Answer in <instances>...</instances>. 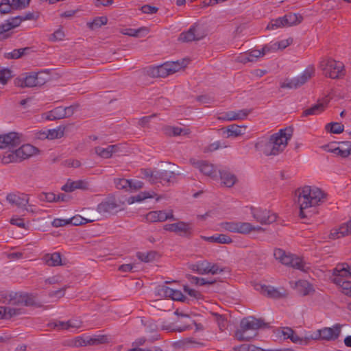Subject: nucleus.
I'll return each mask as SVG.
<instances>
[{
    "label": "nucleus",
    "instance_id": "1",
    "mask_svg": "<svg viewBox=\"0 0 351 351\" xmlns=\"http://www.w3.org/2000/svg\"><path fill=\"white\" fill-rule=\"evenodd\" d=\"M326 199V194L315 186L306 185L295 191L294 202L299 208V216L307 218L316 213L317 206Z\"/></svg>",
    "mask_w": 351,
    "mask_h": 351
},
{
    "label": "nucleus",
    "instance_id": "2",
    "mask_svg": "<svg viewBox=\"0 0 351 351\" xmlns=\"http://www.w3.org/2000/svg\"><path fill=\"white\" fill-rule=\"evenodd\" d=\"M291 136V129H280L269 138L259 139L255 144V148L265 156L278 155L285 149Z\"/></svg>",
    "mask_w": 351,
    "mask_h": 351
},
{
    "label": "nucleus",
    "instance_id": "3",
    "mask_svg": "<svg viewBox=\"0 0 351 351\" xmlns=\"http://www.w3.org/2000/svg\"><path fill=\"white\" fill-rule=\"evenodd\" d=\"M0 302L7 303L14 306H0V319H10L21 313V306H29L33 304L32 299L27 294L0 291Z\"/></svg>",
    "mask_w": 351,
    "mask_h": 351
},
{
    "label": "nucleus",
    "instance_id": "4",
    "mask_svg": "<svg viewBox=\"0 0 351 351\" xmlns=\"http://www.w3.org/2000/svg\"><path fill=\"white\" fill-rule=\"evenodd\" d=\"M221 230L232 233L248 234L252 232H262L264 229L259 226H254L249 222L242 221H223L219 223Z\"/></svg>",
    "mask_w": 351,
    "mask_h": 351
},
{
    "label": "nucleus",
    "instance_id": "5",
    "mask_svg": "<svg viewBox=\"0 0 351 351\" xmlns=\"http://www.w3.org/2000/svg\"><path fill=\"white\" fill-rule=\"evenodd\" d=\"M274 256L276 259L285 265L291 266L302 271L306 272L310 269V265L306 263L301 258L291 254H287L281 249L274 250Z\"/></svg>",
    "mask_w": 351,
    "mask_h": 351
},
{
    "label": "nucleus",
    "instance_id": "6",
    "mask_svg": "<svg viewBox=\"0 0 351 351\" xmlns=\"http://www.w3.org/2000/svg\"><path fill=\"white\" fill-rule=\"evenodd\" d=\"M325 76L336 79L344 75L343 64L332 59L324 60L319 65Z\"/></svg>",
    "mask_w": 351,
    "mask_h": 351
},
{
    "label": "nucleus",
    "instance_id": "7",
    "mask_svg": "<svg viewBox=\"0 0 351 351\" xmlns=\"http://www.w3.org/2000/svg\"><path fill=\"white\" fill-rule=\"evenodd\" d=\"M315 69L308 66L302 73L291 79H286L280 83V87L283 88H297L304 84L314 74Z\"/></svg>",
    "mask_w": 351,
    "mask_h": 351
},
{
    "label": "nucleus",
    "instance_id": "8",
    "mask_svg": "<svg viewBox=\"0 0 351 351\" xmlns=\"http://www.w3.org/2000/svg\"><path fill=\"white\" fill-rule=\"evenodd\" d=\"M186 66V62L185 60L167 62L154 68L153 70V74L156 75L158 77H165L180 71Z\"/></svg>",
    "mask_w": 351,
    "mask_h": 351
},
{
    "label": "nucleus",
    "instance_id": "9",
    "mask_svg": "<svg viewBox=\"0 0 351 351\" xmlns=\"http://www.w3.org/2000/svg\"><path fill=\"white\" fill-rule=\"evenodd\" d=\"M246 213L250 211L255 221L261 224H269L276 219V215L260 207L246 206Z\"/></svg>",
    "mask_w": 351,
    "mask_h": 351
},
{
    "label": "nucleus",
    "instance_id": "10",
    "mask_svg": "<svg viewBox=\"0 0 351 351\" xmlns=\"http://www.w3.org/2000/svg\"><path fill=\"white\" fill-rule=\"evenodd\" d=\"M50 326L57 330H69L72 332L84 330L85 326L79 318H73L68 321L56 320L50 323Z\"/></svg>",
    "mask_w": 351,
    "mask_h": 351
},
{
    "label": "nucleus",
    "instance_id": "11",
    "mask_svg": "<svg viewBox=\"0 0 351 351\" xmlns=\"http://www.w3.org/2000/svg\"><path fill=\"white\" fill-rule=\"evenodd\" d=\"M192 270L197 272L199 274H218L223 271V269L217 264L211 263L206 260L199 261L193 264L191 266Z\"/></svg>",
    "mask_w": 351,
    "mask_h": 351
},
{
    "label": "nucleus",
    "instance_id": "12",
    "mask_svg": "<svg viewBox=\"0 0 351 351\" xmlns=\"http://www.w3.org/2000/svg\"><path fill=\"white\" fill-rule=\"evenodd\" d=\"M155 293L158 297L169 298L173 300L184 301L185 299L181 291L173 289L164 285L158 286L155 289Z\"/></svg>",
    "mask_w": 351,
    "mask_h": 351
},
{
    "label": "nucleus",
    "instance_id": "13",
    "mask_svg": "<svg viewBox=\"0 0 351 351\" xmlns=\"http://www.w3.org/2000/svg\"><path fill=\"white\" fill-rule=\"evenodd\" d=\"M77 106H70L67 107L59 106L45 114L47 120H56L71 117L74 113Z\"/></svg>",
    "mask_w": 351,
    "mask_h": 351
},
{
    "label": "nucleus",
    "instance_id": "14",
    "mask_svg": "<svg viewBox=\"0 0 351 351\" xmlns=\"http://www.w3.org/2000/svg\"><path fill=\"white\" fill-rule=\"evenodd\" d=\"M205 34L202 29L199 25H192L188 31L182 32L180 36L179 40L182 42H191L193 40H198L204 37Z\"/></svg>",
    "mask_w": 351,
    "mask_h": 351
},
{
    "label": "nucleus",
    "instance_id": "15",
    "mask_svg": "<svg viewBox=\"0 0 351 351\" xmlns=\"http://www.w3.org/2000/svg\"><path fill=\"white\" fill-rule=\"evenodd\" d=\"M342 325L335 324L331 327L320 328L322 341H332L338 339L341 334Z\"/></svg>",
    "mask_w": 351,
    "mask_h": 351
},
{
    "label": "nucleus",
    "instance_id": "16",
    "mask_svg": "<svg viewBox=\"0 0 351 351\" xmlns=\"http://www.w3.org/2000/svg\"><path fill=\"white\" fill-rule=\"evenodd\" d=\"M20 138L16 132L0 135V149L16 148L20 144Z\"/></svg>",
    "mask_w": 351,
    "mask_h": 351
},
{
    "label": "nucleus",
    "instance_id": "17",
    "mask_svg": "<svg viewBox=\"0 0 351 351\" xmlns=\"http://www.w3.org/2000/svg\"><path fill=\"white\" fill-rule=\"evenodd\" d=\"M164 229L167 231L175 232L181 236H186L190 234L191 226L189 223L179 221L174 223L166 224Z\"/></svg>",
    "mask_w": 351,
    "mask_h": 351
},
{
    "label": "nucleus",
    "instance_id": "18",
    "mask_svg": "<svg viewBox=\"0 0 351 351\" xmlns=\"http://www.w3.org/2000/svg\"><path fill=\"white\" fill-rule=\"evenodd\" d=\"M7 200L12 205L16 206L19 208L25 209L29 202V197L24 193H10L6 197Z\"/></svg>",
    "mask_w": 351,
    "mask_h": 351
},
{
    "label": "nucleus",
    "instance_id": "19",
    "mask_svg": "<svg viewBox=\"0 0 351 351\" xmlns=\"http://www.w3.org/2000/svg\"><path fill=\"white\" fill-rule=\"evenodd\" d=\"M193 165L195 168L198 169L201 173L212 179H215L217 176L216 168L212 164L206 161L198 160L194 162Z\"/></svg>",
    "mask_w": 351,
    "mask_h": 351
},
{
    "label": "nucleus",
    "instance_id": "20",
    "mask_svg": "<svg viewBox=\"0 0 351 351\" xmlns=\"http://www.w3.org/2000/svg\"><path fill=\"white\" fill-rule=\"evenodd\" d=\"M173 217L172 212L168 213L164 210L151 211L146 215L145 219L148 222L165 221Z\"/></svg>",
    "mask_w": 351,
    "mask_h": 351
},
{
    "label": "nucleus",
    "instance_id": "21",
    "mask_svg": "<svg viewBox=\"0 0 351 351\" xmlns=\"http://www.w3.org/2000/svg\"><path fill=\"white\" fill-rule=\"evenodd\" d=\"M338 277L345 280L351 278V266L346 263L338 264L332 271V279Z\"/></svg>",
    "mask_w": 351,
    "mask_h": 351
},
{
    "label": "nucleus",
    "instance_id": "22",
    "mask_svg": "<svg viewBox=\"0 0 351 351\" xmlns=\"http://www.w3.org/2000/svg\"><path fill=\"white\" fill-rule=\"evenodd\" d=\"M293 43V39L289 38L281 40H273L269 44L265 45V50L269 51L270 53L276 52L278 50H282L287 48Z\"/></svg>",
    "mask_w": 351,
    "mask_h": 351
},
{
    "label": "nucleus",
    "instance_id": "23",
    "mask_svg": "<svg viewBox=\"0 0 351 351\" xmlns=\"http://www.w3.org/2000/svg\"><path fill=\"white\" fill-rule=\"evenodd\" d=\"M121 34L136 38L145 37L149 32V27L142 26L138 28H123L121 30Z\"/></svg>",
    "mask_w": 351,
    "mask_h": 351
},
{
    "label": "nucleus",
    "instance_id": "24",
    "mask_svg": "<svg viewBox=\"0 0 351 351\" xmlns=\"http://www.w3.org/2000/svg\"><path fill=\"white\" fill-rule=\"evenodd\" d=\"M291 286L302 295H308L314 291L312 285L304 280H300L295 282H291Z\"/></svg>",
    "mask_w": 351,
    "mask_h": 351
},
{
    "label": "nucleus",
    "instance_id": "25",
    "mask_svg": "<svg viewBox=\"0 0 351 351\" xmlns=\"http://www.w3.org/2000/svg\"><path fill=\"white\" fill-rule=\"evenodd\" d=\"M328 100L323 99L319 101L317 104L313 105L311 108L305 110L303 112V115L306 117L309 115H317L322 113L328 105Z\"/></svg>",
    "mask_w": 351,
    "mask_h": 351
},
{
    "label": "nucleus",
    "instance_id": "26",
    "mask_svg": "<svg viewBox=\"0 0 351 351\" xmlns=\"http://www.w3.org/2000/svg\"><path fill=\"white\" fill-rule=\"evenodd\" d=\"M20 161L35 155L38 149L30 144H25L16 149Z\"/></svg>",
    "mask_w": 351,
    "mask_h": 351
},
{
    "label": "nucleus",
    "instance_id": "27",
    "mask_svg": "<svg viewBox=\"0 0 351 351\" xmlns=\"http://www.w3.org/2000/svg\"><path fill=\"white\" fill-rule=\"evenodd\" d=\"M262 326V322L253 317H249L241 320L240 326L247 330L257 331Z\"/></svg>",
    "mask_w": 351,
    "mask_h": 351
},
{
    "label": "nucleus",
    "instance_id": "28",
    "mask_svg": "<svg viewBox=\"0 0 351 351\" xmlns=\"http://www.w3.org/2000/svg\"><path fill=\"white\" fill-rule=\"evenodd\" d=\"M249 112L247 110H239L237 111H230L226 112L219 119L223 121H235L244 119L248 114Z\"/></svg>",
    "mask_w": 351,
    "mask_h": 351
},
{
    "label": "nucleus",
    "instance_id": "29",
    "mask_svg": "<svg viewBox=\"0 0 351 351\" xmlns=\"http://www.w3.org/2000/svg\"><path fill=\"white\" fill-rule=\"evenodd\" d=\"M117 151V145L98 146L95 148V154L102 158H109Z\"/></svg>",
    "mask_w": 351,
    "mask_h": 351
},
{
    "label": "nucleus",
    "instance_id": "30",
    "mask_svg": "<svg viewBox=\"0 0 351 351\" xmlns=\"http://www.w3.org/2000/svg\"><path fill=\"white\" fill-rule=\"evenodd\" d=\"M351 233V217L346 223H343L338 229L332 230L330 235L332 239H337Z\"/></svg>",
    "mask_w": 351,
    "mask_h": 351
},
{
    "label": "nucleus",
    "instance_id": "31",
    "mask_svg": "<svg viewBox=\"0 0 351 351\" xmlns=\"http://www.w3.org/2000/svg\"><path fill=\"white\" fill-rule=\"evenodd\" d=\"M201 238L203 240L210 243L221 244H229L232 242L231 237L224 234H215L210 237L202 236Z\"/></svg>",
    "mask_w": 351,
    "mask_h": 351
},
{
    "label": "nucleus",
    "instance_id": "32",
    "mask_svg": "<svg viewBox=\"0 0 351 351\" xmlns=\"http://www.w3.org/2000/svg\"><path fill=\"white\" fill-rule=\"evenodd\" d=\"M221 182L226 187H232L237 181L234 174L228 170L220 171Z\"/></svg>",
    "mask_w": 351,
    "mask_h": 351
},
{
    "label": "nucleus",
    "instance_id": "33",
    "mask_svg": "<svg viewBox=\"0 0 351 351\" xmlns=\"http://www.w3.org/2000/svg\"><path fill=\"white\" fill-rule=\"evenodd\" d=\"M87 182L84 180L71 181L69 180L62 186V190L66 192H71L75 189H84L87 188Z\"/></svg>",
    "mask_w": 351,
    "mask_h": 351
},
{
    "label": "nucleus",
    "instance_id": "34",
    "mask_svg": "<svg viewBox=\"0 0 351 351\" xmlns=\"http://www.w3.org/2000/svg\"><path fill=\"white\" fill-rule=\"evenodd\" d=\"M1 160L3 164L20 162L16 149H8V150L3 154Z\"/></svg>",
    "mask_w": 351,
    "mask_h": 351
},
{
    "label": "nucleus",
    "instance_id": "35",
    "mask_svg": "<svg viewBox=\"0 0 351 351\" xmlns=\"http://www.w3.org/2000/svg\"><path fill=\"white\" fill-rule=\"evenodd\" d=\"M16 84L19 86L25 87L36 86L38 84V75L36 73L29 74L22 79H19Z\"/></svg>",
    "mask_w": 351,
    "mask_h": 351
},
{
    "label": "nucleus",
    "instance_id": "36",
    "mask_svg": "<svg viewBox=\"0 0 351 351\" xmlns=\"http://www.w3.org/2000/svg\"><path fill=\"white\" fill-rule=\"evenodd\" d=\"M43 262L48 266H58L62 264L61 256L58 252L45 254L43 257Z\"/></svg>",
    "mask_w": 351,
    "mask_h": 351
},
{
    "label": "nucleus",
    "instance_id": "37",
    "mask_svg": "<svg viewBox=\"0 0 351 351\" xmlns=\"http://www.w3.org/2000/svg\"><path fill=\"white\" fill-rule=\"evenodd\" d=\"M268 53H270L269 51L265 50L264 46L261 49L251 50L249 53L245 55L243 60L245 62H254L258 58L263 56Z\"/></svg>",
    "mask_w": 351,
    "mask_h": 351
},
{
    "label": "nucleus",
    "instance_id": "38",
    "mask_svg": "<svg viewBox=\"0 0 351 351\" xmlns=\"http://www.w3.org/2000/svg\"><path fill=\"white\" fill-rule=\"evenodd\" d=\"M256 335V332L246 328H240L236 332V337L240 341H250Z\"/></svg>",
    "mask_w": 351,
    "mask_h": 351
},
{
    "label": "nucleus",
    "instance_id": "39",
    "mask_svg": "<svg viewBox=\"0 0 351 351\" xmlns=\"http://www.w3.org/2000/svg\"><path fill=\"white\" fill-rule=\"evenodd\" d=\"M254 287L257 291L271 297H275L278 293L277 291L273 287L261 283H255Z\"/></svg>",
    "mask_w": 351,
    "mask_h": 351
},
{
    "label": "nucleus",
    "instance_id": "40",
    "mask_svg": "<svg viewBox=\"0 0 351 351\" xmlns=\"http://www.w3.org/2000/svg\"><path fill=\"white\" fill-rule=\"evenodd\" d=\"M289 27L287 23L285 21V16L276 18L271 20L267 26V29L269 30H274L279 28H283Z\"/></svg>",
    "mask_w": 351,
    "mask_h": 351
},
{
    "label": "nucleus",
    "instance_id": "41",
    "mask_svg": "<svg viewBox=\"0 0 351 351\" xmlns=\"http://www.w3.org/2000/svg\"><path fill=\"white\" fill-rule=\"evenodd\" d=\"M334 283L342 288L343 292L346 294L351 295V282L345 279H342L340 277L334 278L332 279Z\"/></svg>",
    "mask_w": 351,
    "mask_h": 351
},
{
    "label": "nucleus",
    "instance_id": "42",
    "mask_svg": "<svg viewBox=\"0 0 351 351\" xmlns=\"http://www.w3.org/2000/svg\"><path fill=\"white\" fill-rule=\"evenodd\" d=\"M155 195L154 193L152 191H144L138 193L136 195L131 197L128 199V202L130 204H133L134 202H141L145 199L152 198Z\"/></svg>",
    "mask_w": 351,
    "mask_h": 351
},
{
    "label": "nucleus",
    "instance_id": "43",
    "mask_svg": "<svg viewBox=\"0 0 351 351\" xmlns=\"http://www.w3.org/2000/svg\"><path fill=\"white\" fill-rule=\"evenodd\" d=\"M285 21L289 27L296 25L302 21V16L299 14L289 13L285 15Z\"/></svg>",
    "mask_w": 351,
    "mask_h": 351
},
{
    "label": "nucleus",
    "instance_id": "44",
    "mask_svg": "<svg viewBox=\"0 0 351 351\" xmlns=\"http://www.w3.org/2000/svg\"><path fill=\"white\" fill-rule=\"evenodd\" d=\"M117 208V204L112 201H105L100 203L97 206L99 213H110Z\"/></svg>",
    "mask_w": 351,
    "mask_h": 351
},
{
    "label": "nucleus",
    "instance_id": "45",
    "mask_svg": "<svg viewBox=\"0 0 351 351\" xmlns=\"http://www.w3.org/2000/svg\"><path fill=\"white\" fill-rule=\"evenodd\" d=\"M64 128L59 126L56 128L47 130L48 139L54 140L63 136Z\"/></svg>",
    "mask_w": 351,
    "mask_h": 351
},
{
    "label": "nucleus",
    "instance_id": "46",
    "mask_svg": "<svg viewBox=\"0 0 351 351\" xmlns=\"http://www.w3.org/2000/svg\"><path fill=\"white\" fill-rule=\"evenodd\" d=\"M141 173L142 176L144 178L148 179L151 182H156L157 177L161 176L162 173L158 171H154L151 169H143Z\"/></svg>",
    "mask_w": 351,
    "mask_h": 351
},
{
    "label": "nucleus",
    "instance_id": "47",
    "mask_svg": "<svg viewBox=\"0 0 351 351\" xmlns=\"http://www.w3.org/2000/svg\"><path fill=\"white\" fill-rule=\"evenodd\" d=\"M94 221L95 219H88L82 217L79 215L68 219L69 224H72L74 226H80L88 222H93Z\"/></svg>",
    "mask_w": 351,
    "mask_h": 351
},
{
    "label": "nucleus",
    "instance_id": "48",
    "mask_svg": "<svg viewBox=\"0 0 351 351\" xmlns=\"http://www.w3.org/2000/svg\"><path fill=\"white\" fill-rule=\"evenodd\" d=\"M326 130L333 134H340L343 131V125L337 122L331 123L326 125Z\"/></svg>",
    "mask_w": 351,
    "mask_h": 351
},
{
    "label": "nucleus",
    "instance_id": "49",
    "mask_svg": "<svg viewBox=\"0 0 351 351\" xmlns=\"http://www.w3.org/2000/svg\"><path fill=\"white\" fill-rule=\"evenodd\" d=\"M326 151L336 156L343 157V154L341 153V149L338 143L334 142L328 144L326 146Z\"/></svg>",
    "mask_w": 351,
    "mask_h": 351
},
{
    "label": "nucleus",
    "instance_id": "50",
    "mask_svg": "<svg viewBox=\"0 0 351 351\" xmlns=\"http://www.w3.org/2000/svg\"><path fill=\"white\" fill-rule=\"evenodd\" d=\"M10 223L12 225H15L24 229H27L29 225V222H25L23 218L19 217L17 216H13L10 219Z\"/></svg>",
    "mask_w": 351,
    "mask_h": 351
},
{
    "label": "nucleus",
    "instance_id": "51",
    "mask_svg": "<svg viewBox=\"0 0 351 351\" xmlns=\"http://www.w3.org/2000/svg\"><path fill=\"white\" fill-rule=\"evenodd\" d=\"M338 143L341 147L343 158H346L351 154V142L342 141L338 142Z\"/></svg>",
    "mask_w": 351,
    "mask_h": 351
},
{
    "label": "nucleus",
    "instance_id": "52",
    "mask_svg": "<svg viewBox=\"0 0 351 351\" xmlns=\"http://www.w3.org/2000/svg\"><path fill=\"white\" fill-rule=\"evenodd\" d=\"M228 137L238 136L241 135V128L237 125H231L227 128Z\"/></svg>",
    "mask_w": 351,
    "mask_h": 351
},
{
    "label": "nucleus",
    "instance_id": "53",
    "mask_svg": "<svg viewBox=\"0 0 351 351\" xmlns=\"http://www.w3.org/2000/svg\"><path fill=\"white\" fill-rule=\"evenodd\" d=\"M108 22L106 16H99L94 19L92 23L89 24L92 29L100 27L101 25H106Z\"/></svg>",
    "mask_w": 351,
    "mask_h": 351
},
{
    "label": "nucleus",
    "instance_id": "54",
    "mask_svg": "<svg viewBox=\"0 0 351 351\" xmlns=\"http://www.w3.org/2000/svg\"><path fill=\"white\" fill-rule=\"evenodd\" d=\"M293 330L289 327H281L278 329L277 334L280 337L283 338V339H289Z\"/></svg>",
    "mask_w": 351,
    "mask_h": 351
},
{
    "label": "nucleus",
    "instance_id": "55",
    "mask_svg": "<svg viewBox=\"0 0 351 351\" xmlns=\"http://www.w3.org/2000/svg\"><path fill=\"white\" fill-rule=\"evenodd\" d=\"M27 49H14L10 53H5V58L8 59H16L21 58Z\"/></svg>",
    "mask_w": 351,
    "mask_h": 351
},
{
    "label": "nucleus",
    "instance_id": "56",
    "mask_svg": "<svg viewBox=\"0 0 351 351\" xmlns=\"http://www.w3.org/2000/svg\"><path fill=\"white\" fill-rule=\"evenodd\" d=\"M116 187L119 189H125L129 191L130 180L125 178L119 179L115 181Z\"/></svg>",
    "mask_w": 351,
    "mask_h": 351
},
{
    "label": "nucleus",
    "instance_id": "57",
    "mask_svg": "<svg viewBox=\"0 0 351 351\" xmlns=\"http://www.w3.org/2000/svg\"><path fill=\"white\" fill-rule=\"evenodd\" d=\"M65 36L64 32L62 29H58L52 34L49 38L51 41H60L64 39Z\"/></svg>",
    "mask_w": 351,
    "mask_h": 351
},
{
    "label": "nucleus",
    "instance_id": "58",
    "mask_svg": "<svg viewBox=\"0 0 351 351\" xmlns=\"http://www.w3.org/2000/svg\"><path fill=\"white\" fill-rule=\"evenodd\" d=\"M11 77V71L9 69H2L0 71V83L2 84H5L8 80Z\"/></svg>",
    "mask_w": 351,
    "mask_h": 351
},
{
    "label": "nucleus",
    "instance_id": "59",
    "mask_svg": "<svg viewBox=\"0 0 351 351\" xmlns=\"http://www.w3.org/2000/svg\"><path fill=\"white\" fill-rule=\"evenodd\" d=\"M16 25V24H14V23L8 21L6 23L0 25V34H2L5 32L10 31Z\"/></svg>",
    "mask_w": 351,
    "mask_h": 351
},
{
    "label": "nucleus",
    "instance_id": "60",
    "mask_svg": "<svg viewBox=\"0 0 351 351\" xmlns=\"http://www.w3.org/2000/svg\"><path fill=\"white\" fill-rule=\"evenodd\" d=\"M167 132L169 134H172L173 136L181 135L182 134H186L187 133L185 129L178 127L169 128Z\"/></svg>",
    "mask_w": 351,
    "mask_h": 351
},
{
    "label": "nucleus",
    "instance_id": "61",
    "mask_svg": "<svg viewBox=\"0 0 351 351\" xmlns=\"http://www.w3.org/2000/svg\"><path fill=\"white\" fill-rule=\"evenodd\" d=\"M138 257L143 262L148 263L154 259V254L153 252H147V253H138Z\"/></svg>",
    "mask_w": 351,
    "mask_h": 351
},
{
    "label": "nucleus",
    "instance_id": "62",
    "mask_svg": "<svg viewBox=\"0 0 351 351\" xmlns=\"http://www.w3.org/2000/svg\"><path fill=\"white\" fill-rule=\"evenodd\" d=\"M184 290L186 293H187L189 295H190L191 297H192L195 299L198 300L201 297V294L199 291H197L195 289H191L186 286L184 287Z\"/></svg>",
    "mask_w": 351,
    "mask_h": 351
},
{
    "label": "nucleus",
    "instance_id": "63",
    "mask_svg": "<svg viewBox=\"0 0 351 351\" xmlns=\"http://www.w3.org/2000/svg\"><path fill=\"white\" fill-rule=\"evenodd\" d=\"M52 226L56 228L62 227L69 225L68 219L56 218L51 223Z\"/></svg>",
    "mask_w": 351,
    "mask_h": 351
},
{
    "label": "nucleus",
    "instance_id": "64",
    "mask_svg": "<svg viewBox=\"0 0 351 351\" xmlns=\"http://www.w3.org/2000/svg\"><path fill=\"white\" fill-rule=\"evenodd\" d=\"M141 10L145 14H154L158 11V8L149 5H145L141 8Z\"/></svg>",
    "mask_w": 351,
    "mask_h": 351
}]
</instances>
